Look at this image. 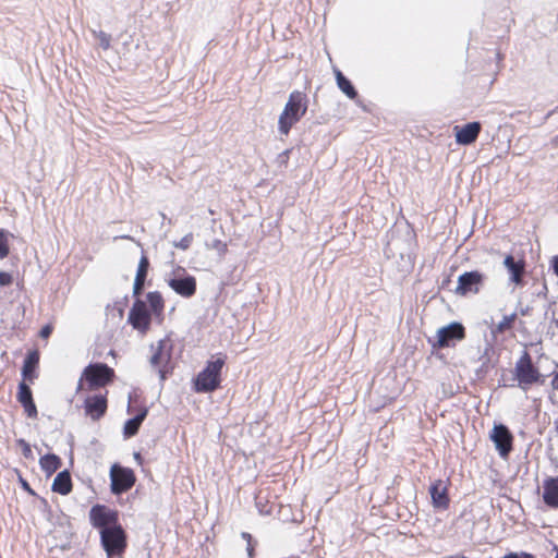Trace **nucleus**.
I'll return each instance as SVG.
<instances>
[{
	"mask_svg": "<svg viewBox=\"0 0 558 558\" xmlns=\"http://www.w3.org/2000/svg\"><path fill=\"white\" fill-rule=\"evenodd\" d=\"M128 322L132 327L145 335L150 328L151 313L143 300L136 299L130 310Z\"/></svg>",
	"mask_w": 558,
	"mask_h": 558,
	"instance_id": "1a4fd4ad",
	"label": "nucleus"
},
{
	"mask_svg": "<svg viewBox=\"0 0 558 558\" xmlns=\"http://www.w3.org/2000/svg\"><path fill=\"white\" fill-rule=\"evenodd\" d=\"M10 253L9 241L7 232L0 229V259L5 258Z\"/></svg>",
	"mask_w": 558,
	"mask_h": 558,
	"instance_id": "cd10ccee",
	"label": "nucleus"
},
{
	"mask_svg": "<svg viewBox=\"0 0 558 558\" xmlns=\"http://www.w3.org/2000/svg\"><path fill=\"white\" fill-rule=\"evenodd\" d=\"M193 241V235L192 234H186L185 236H183L179 243L175 244L177 247L181 248V250H187L191 245Z\"/></svg>",
	"mask_w": 558,
	"mask_h": 558,
	"instance_id": "2f4dec72",
	"label": "nucleus"
},
{
	"mask_svg": "<svg viewBox=\"0 0 558 558\" xmlns=\"http://www.w3.org/2000/svg\"><path fill=\"white\" fill-rule=\"evenodd\" d=\"M38 362H39V355L37 352H32L26 356L24 364H23V369H22L23 376L26 379H29V380L33 379L32 374L35 371V368L37 367Z\"/></svg>",
	"mask_w": 558,
	"mask_h": 558,
	"instance_id": "bb28decb",
	"label": "nucleus"
},
{
	"mask_svg": "<svg viewBox=\"0 0 558 558\" xmlns=\"http://www.w3.org/2000/svg\"><path fill=\"white\" fill-rule=\"evenodd\" d=\"M308 108V98L301 90H293L279 116L278 129L282 135H288L294 124H296L306 113Z\"/></svg>",
	"mask_w": 558,
	"mask_h": 558,
	"instance_id": "f03ea898",
	"label": "nucleus"
},
{
	"mask_svg": "<svg viewBox=\"0 0 558 558\" xmlns=\"http://www.w3.org/2000/svg\"><path fill=\"white\" fill-rule=\"evenodd\" d=\"M73 484L69 471H62L57 474L52 483V490L60 495H68L72 492Z\"/></svg>",
	"mask_w": 558,
	"mask_h": 558,
	"instance_id": "5701e85b",
	"label": "nucleus"
},
{
	"mask_svg": "<svg viewBox=\"0 0 558 558\" xmlns=\"http://www.w3.org/2000/svg\"><path fill=\"white\" fill-rule=\"evenodd\" d=\"M95 34V37L96 39L98 40L99 43V46L104 49V50H107L110 48V45H111V36L102 31L100 32H97V33H94Z\"/></svg>",
	"mask_w": 558,
	"mask_h": 558,
	"instance_id": "c85d7f7f",
	"label": "nucleus"
},
{
	"mask_svg": "<svg viewBox=\"0 0 558 558\" xmlns=\"http://www.w3.org/2000/svg\"><path fill=\"white\" fill-rule=\"evenodd\" d=\"M515 329H517L519 332L523 333V335H526V333H527V329H526V327H525L524 322H523V320H521V319H519V318H518V323H517V327H515Z\"/></svg>",
	"mask_w": 558,
	"mask_h": 558,
	"instance_id": "c9c22d12",
	"label": "nucleus"
},
{
	"mask_svg": "<svg viewBox=\"0 0 558 558\" xmlns=\"http://www.w3.org/2000/svg\"><path fill=\"white\" fill-rule=\"evenodd\" d=\"M99 534L101 546L108 558L122 557L126 549L128 541L126 533L121 524L102 529Z\"/></svg>",
	"mask_w": 558,
	"mask_h": 558,
	"instance_id": "39448f33",
	"label": "nucleus"
},
{
	"mask_svg": "<svg viewBox=\"0 0 558 558\" xmlns=\"http://www.w3.org/2000/svg\"><path fill=\"white\" fill-rule=\"evenodd\" d=\"M551 266L555 275L558 277V255L554 257Z\"/></svg>",
	"mask_w": 558,
	"mask_h": 558,
	"instance_id": "4c0bfd02",
	"label": "nucleus"
},
{
	"mask_svg": "<svg viewBox=\"0 0 558 558\" xmlns=\"http://www.w3.org/2000/svg\"><path fill=\"white\" fill-rule=\"evenodd\" d=\"M555 558H558V548H557V555H556V557H555Z\"/></svg>",
	"mask_w": 558,
	"mask_h": 558,
	"instance_id": "37998d69",
	"label": "nucleus"
},
{
	"mask_svg": "<svg viewBox=\"0 0 558 558\" xmlns=\"http://www.w3.org/2000/svg\"><path fill=\"white\" fill-rule=\"evenodd\" d=\"M114 378V369L107 364L90 363L84 368L77 389H83L85 384L86 390L94 391L110 385Z\"/></svg>",
	"mask_w": 558,
	"mask_h": 558,
	"instance_id": "20e7f679",
	"label": "nucleus"
},
{
	"mask_svg": "<svg viewBox=\"0 0 558 558\" xmlns=\"http://www.w3.org/2000/svg\"><path fill=\"white\" fill-rule=\"evenodd\" d=\"M542 500L547 508L558 510V475L544 478Z\"/></svg>",
	"mask_w": 558,
	"mask_h": 558,
	"instance_id": "4468645a",
	"label": "nucleus"
},
{
	"mask_svg": "<svg viewBox=\"0 0 558 558\" xmlns=\"http://www.w3.org/2000/svg\"><path fill=\"white\" fill-rule=\"evenodd\" d=\"M16 442L20 446L22 453L25 458H27V459L33 458V451H32L31 445L26 440L19 439Z\"/></svg>",
	"mask_w": 558,
	"mask_h": 558,
	"instance_id": "7c9ffc66",
	"label": "nucleus"
},
{
	"mask_svg": "<svg viewBox=\"0 0 558 558\" xmlns=\"http://www.w3.org/2000/svg\"><path fill=\"white\" fill-rule=\"evenodd\" d=\"M227 362L225 353H217L207 361L203 371L193 379V389L198 393L217 390L222 381L221 372Z\"/></svg>",
	"mask_w": 558,
	"mask_h": 558,
	"instance_id": "f257e3e1",
	"label": "nucleus"
},
{
	"mask_svg": "<svg viewBox=\"0 0 558 558\" xmlns=\"http://www.w3.org/2000/svg\"><path fill=\"white\" fill-rule=\"evenodd\" d=\"M466 337V331L464 326L461 323L453 322L447 326H444L437 330L436 339L434 341H429L432 349L434 351L453 348L457 342L464 340Z\"/></svg>",
	"mask_w": 558,
	"mask_h": 558,
	"instance_id": "423d86ee",
	"label": "nucleus"
},
{
	"mask_svg": "<svg viewBox=\"0 0 558 558\" xmlns=\"http://www.w3.org/2000/svg\"><path fill=\"white\" fill-rule=\"evenodd\" d=\"M279 158L281 159V162L287 166L288 161H289V150H286L283 151L282 154L279 155Z\"/></svg>",
	"mask_w": 558,
	"mask_h": 558,
	"instance_id": "e433bc0d",
	"label": "nucleus"
},
{
	"mask_svg": "<svg viewBox=\"0 0 558 558\" xmlns=\"http://www.w3.org/2000/svg\"><path fill=\"white\" fill-rule=\"evenodd\" d=\"M429 493L435 508L442 510L448 509L450 504L448 488L441 480H437L430 485Z\"/></svg>",
	"mask_w": 558,
	"mask_h": 558,
	"instance_id": "a211bd4d",
	"label": "nucleus"
},
{
	"mask_svg": "<svg viewBox=\"0 0 558 558\" xmlns=\"http://www.w3.org/2000/svg\"><path fill=\"white\" fill-rule=\"evenodd\" d=\"M484 280L485 276L481 271H466L458 278L456 294L461 296L477 294L481 291Z\"/></svg>",
	"mask_w": 558,
	"mask_h": 558,
	"instance_id": "9d476101",
	"label": "nucleus"
},
{
	"mask_svg": "<svg viewBox=\"0 0 558 558\" xmlns=\"http://www.w3.org/2000/svg\"><path fill=\"white\" fill-rule=\"evenodd\" d=\"M89 521L95 529L99 530V532L102 531V529H109L110 526L120 524L118 511L99 504L92 507L89 511Z\"/></svg>",
	"mask_w": 558,
	"mask_h": 558,
	"instance_id": "6e6552de",
	"label": "nucleus"
},
{
	"mask_svg": "<svg viewBox=\"0 0 558 558\" xmlns=\"http://www.w3.org/2000/svg\"><path fill=\"white\" fill-rule=\"evenodd\" d=\"M171 344L168 339H161L158 341V344L150 357V363L154 367H156L162 379L166 377L167 366L171 360Z\"/></svg>",
	"mask_w": 558,
	"mask_h": 558,
	"instance_id": "f8f14e48",
	"label": "nucleus"
},
{
	"mask_svg": "<svg viewBox=\"0 0 558 558\" xmlns=\"http://www.w3.org/2000/svg\"><path fill=\"white\" fill-rule=\"evenodd\" d=\"M52 330H53V327L51 325H45L41 328L39 335H40L41 338L47 339V338L50 337Z\"/></svg>",
	"mask_w": 558,
	"mask_h": 558,
	"instance_id": "473e14b6",
	"label": "nucleus"
},
{
	"mask_svg": "<svg viewBox=\"0 0 558 558\" xmlns=\"http://www.w3.org/2000/svg\"><path fill=\"white\" fill-rule=\"evenodd\" d=\"M247 553H248V557L250 558H253L254 557V546L252 543H248L247 544Z\"/></svg>",
	"mask_w": 558,
	"mask_h": 558,
	"instance_id": "58836bf2",
	"label": "nucleus"
},
{
	"mask_svg": "<svg viewBox=\"0 0 558 558\" xmlns=\"http://www.w3.org/2000/svg\"><path fill=\"white\" fill-rule=\"evenodd\" d=\"M17 401L22 404L24 412L31 418H36L38 411L33 400V393L28 385L22 381L19 385Z\"/></svg>",
	"mask_w": 558,
	"mask_h": 558,
	"instance_id": "6ab92c4d",
	"label": "nucleus"
},
{
	"mask_svg": "<svg viewBox=\"0 0 558 558\" xmlns=\"http://www.w3.org/2000/svg\"><path fill=\"white\" fill-rule=\"evenodd\" d=\"M146 299L149 304L151 314L155 315L156 317L162 316L165 301L161 293L158 291L148 292Z\"/></svg>",
	"mask_w": 558,
	"mask_h": 558,
	"instance_id": "393cba45",
	"label": "nucleus"
},
{
	"mask_svg": "<svg viewBox=\"0 0 558 558\" xmlns=\"http://www.w3.org/2000/svg\"><path fill=\"white\" fill-rule=\"evenodd\" d=\"M23 486H24V488H25V489H27L28 492H32V490H31V487H29V485H28V483H27V482H23Z\"/></svg>",
	"mask_w": 558,
	"mask_h": 558,
	"instance_id": "79ce46f5",
	"label": "nucleus"
},
{
	"mask_svg": "<svg viewBox=\"0 0 558 558\" xmlns=\"http://www.w3.org/2000/svg\"><path fill=\"white\" fill-rule=\"evenodd\" d=\"M147 408L143 407L138 410L137 414L134 417L125 422L123 429V434L125 437H133L137 434L143 421L147 416Z\"/></svg>",
	"mask_w": 558,
	"mask_h": 558,
	"instance_id": "4be33fe9",
	"label": "nucleus"
},
{
	"mask_svg": "<svg viewBox=\"0 0 558 558\" xmlns=\"http://www.w3.org/2000/svg\"><path fill=\"white\" fill-rule=\"evenodd\" d=\"M209 248L215 250L219 256H225L228 252V244L219 239L214 240L209 245Z\"/></svg>",
	"mask_w": 558,
	"mask_h": 558,
	"instance_id": "c756f323",
	"label": "nucleus"
},
{
	"mask_svg": "<svg viewBox=\"0 0 558 558\" xmlns=\"http://www.w3.org/2000/svg\"><path fill=\"white\" fill-rule=\"evenodd\" d=\"M499 456L507 459L513 450V435L506 425H495L489 435Z\"/></svg>",
	"mask_w": 558,
	"mask_h": 558,
	"instance_id": "9b49d317",
	"label": "nucleus"
},
{
	"mask_svg": "<svg viewBox=\"0 0 558 558\" xmlns=\"http://www.w3.org/2000/svg\"><path fill=\"white\" fill-rule=\"evenodd\" d=\"M148 269H149V259L145 254H143L140 259L138 266H137V271H136V276H135V280H134V286H133V295L134 296H138L142 294V291L145 286V280H146L147 274H148Z\"/></svg>",
	"mask_w": 558,
	"mask_h": 558,
	"instance_id": "412c9836",
	"label": "nucleus"
},
{
	"mask_svg": "<svg viewBox=\"0 0 558 558\" xmlns=\"http://www.w3.org/2000/svg\"><path fill=\"white\" fill-rule=\"evenodd\" d=\"M482 130V125L480 122H470L462 126H454V136L456 142L460 145H471L473 144Z\"/></svg>",
	"mask_w": 558,
	"mask_h": 558,
	"instance_id": "2eb2a0df",
	"label": "nucleus"
},
{
	"mask_svg": "<svg viewBox=\"0 0 558 558\" xmlns=\"http://www.w3.org/2000/svg\"><path fill=\"white\" fill-rule=\"evenodd\" d=\"M111 492L114 495H120L130 490L135 482L136 476L132 469L113 464L110 469Z\"/></svg>",
	"mask_w": 558,
	"mask_h": 558,
	"instance_id": "0eeeda50",
	"label": "nucleus"
},
{
	"mask_svg": "<svg viewBox=\"0 0 558 558\" xmlns=\"http://www.w3.org/2000/svg\"><path fill=\"white\" fill-rule=\"evenodd\" d=\"M504 265L510 275V281L515 286H523L525 260L523 258L515 259L511 254H508L504 259Z\"/></svg>",
	"mask_w": 558,
	"mask_h": 558,
	"instance_id": "dca6fc26",
	"label": "nucleus"
},
{
	"mask_svg": "<svg viewBox=\"0 0 558 558\" xmlns=\"http://www.w3.org/2000/svg\"><path fill=\"white\" fill-rule=\"evenodd\" d=\"M40 468L47 475H51L61 466V459L53 454H46L39 460Z\"/></svg>",
	"mask_w": 558,
	"mask_h": 558,
	"instance_id": "a878e982",
	"label": "nucleus"
},
{
	"mask_svg": "<svg viewBox=\"0 0 558 558\" xmlns=\"http://www.w3.org/2000/svg\"><path fill=\"white\" fill-rule=\"evenodd\" d=\"M333 74L336 77L338 88L350 99H355L357 97V92L352 85V83L343 75V73L335 68Z\"/></svg>",
	"mask_w": 558,
	"mask_h": 558,
	"instance_id": "b1692460",
	"label": "nucleus"
},
{
	"mask_svg": "<svg viewBox=\"0 0 558 558\" xmlns=\"http://www.w3.org/2000/svg\"><path fill=\"white\" fill-rule=\"evenodd\" d=\"M169 287L183 298H191L196 293V279L193 276L173 278L169 280Z\"/></svg>",
	"mask_w": 558,
	"mask_h": 558,
	"instance_id": "f3484780",
	"label": "nucleus"
},
{
	"mask_svg": "<svg viewBox=\"0 0 558 558\" xmlns=\"http://www.w3.org/2000/svg\"><path fill=\"white\" fill-rule=\"evenodd\" d=\"M12 282V277L8 272H0V286H8Z\"/></svg>",
	"mask_w": 558,
	"mask_h": 558,
	"instance_id": "72a5a7b5",
	"label": "nucleus"
},
{
	"mask_svg": "<svg viewBox=\"0 0 558 558\" xmlns=\"http://www.w3.org/2000/svg\"><path fill=\"white\" fill-rule=\"evenodd\" d=\"M108 390L105 392L97 393L94 396H89L84 401L85 412L88 416H90L94 421L102 417L108 408Z\"/></svg>",
	"mask_w": 558,
	"mask_h": 558,
	"instance_id": "ddd939ff",
	"label": "nucleus"
},
{
	"mask_svg": "<svg viewBox=\"0 0 558 558\" xmlns=\"http://www.w3.org/2000/svg\"><path fill=\"white\" fill-rule=\"evenodd\" d=\"M554 432L556 436L558 437V417L554 421Z\"/></svg>",
	"mask_w": 558,
	"mask_h": 558,
	"instance_id": "a19ab883",
	"label": "nucleus"
},
{
	"mask_svg": "<svg viewBox=\"0 0 558 558\" xmlns=\"http://www.w3.org/2000/svg\"><path fill=\"white\" fill-rule=\"evenodd\" d=\"M550 386L553 390L558 391V368L551 374Z\"/></svg>",
	"mask_w": 558,
	"mask_h": 558,
	"instance_id": "f704fd0d",
	"label": "nucleus"
},
{
	"mask_svg": "<svg viewBox=\"0 0 558 558\" xmlns=\"http://www.w3.org/2000/svg\"><path fill=\"white\" fill-rule=\"evenodd\" d=\"M518 323L517 313H511L508 315H504L502 319L494 325L490 329V333L493 338L497 339L498 337L511 332L515 329Z\"/></svg>",
	"mask_w": 558,
	"mask_h": 558,
	"instance_id": "aec40b11",
	"label": "nucleus"
},
{
	"mask_svg": "<svg viewBox=\"0 0 558 558\" xmlns=\"http://www.w3.org/2000/svg\"><path fill=\"white\" fill-rule=\"evenodd\" d=\"M242 537L247 541V544L253 542V537L250 533H242Z\"/></svg>",
	"mask_w": 558,
	"mask_h": 558,
	"instance_id": "ea45409f",
	"label": "nucleus"
},
{
	"mask_svg": "<svg viewBox=\"0 0 558 558\" xmlns=\"http://www.w3.org/2000/svg\"><path fill=\"white\" fill-rule=\"evenodd\" d=\"M513 376L518 386L524 391L529 390L534 385H543L545 383V376L534 364L533 359L527 351H523L517 360L513 368Z\"/></svg>",
	"mask_w": 558,
	"mask_h": 558,
	"instance_id": "7ed1b4c3",
	"label": "nucleus"
}]
</instances>
